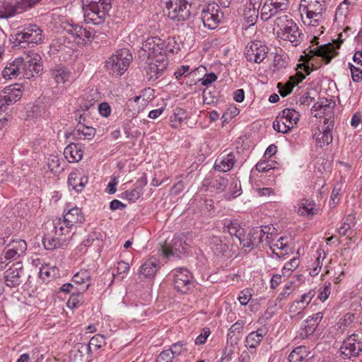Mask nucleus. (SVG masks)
Instances as JSON below:
<instances>
[{
    "mask_svg": "<svg viewBox=\"0 0 362 362\" xmlns=\"http://www.w3.org/2000/svg\"><path fill=\"white\" fill-rule=\"evenodd\" d=\"M193 0H161L163 13L171 20L177 21H187L189 17V8Z\"/></svg>",
    "mask_w": 362,
    "mask_h": 362,
    "instance_id": "20e7f679",
    "label": "nucleus"
},
{
    "mask_svg": "<svg viewBox=\"0 0 362 362\" xmlns=\"http://www.w3.org/2000/svg\"><path fill=\"white\" fill-rule=\"evenodd\" d=\"M173 353L170 350L162 351L156 359V362H173Z\"/></svg>",
    "mask_w": 362,
    "mask_h": 362,
    "instance_id": "a18cd8bd",
    "label": "nucleus"
},
{
    "mask_svg": "<svg viewBox=\"0 0 362 362\" xmlns=\"http://www.w3.org/2000/svg\"><path fill=\"white\" fill-rule=\"evenodd\" d=\"M362 351V339L358 335L349 337L341 347V352L346 357L356 356Z\"/></svg>",
    "mask_w": 362,
    "mask_h": 362,
    "instance_id": "f8f14e48",
    "label": "nucleus"
},
{
    "mask_svg": "<svg viewBox=\"0 0 362 362\" xmlns=\"http://www.w3.org/2000/svg\"><path fill=\"white\" fill-rule=\"evenodd\" d=\"M131 61L130 52L127 49H122L107 59L105 67L110 74L118 77L127 71Z\"/></svg>",
    "mask_w": 362,
    "mask_h": 362,
    "instance_id": "39448f33",
    "label": "nucleus"
},
{
    "mask_svg": "<svg viewBox=\"0 0 362 362\" xmlns=\"http://www.w3.org/2000/svg\"><path fill=\"white\" fill-rule=\"evenodd\" d=\"M43 244L47 250H53L59 246V242L57 240L50 238H45Z\"/></svg>",
    "mask_w": 362,
    "mask_h": 362,
    "instance_id": "8fccbe9b",
    "label": "nucleus"
},
{
    "mask_svg": "<svg viewBox=\"0 0 362 362\" xmlns=\"http://www.w3.org/2000/svg\"><path fill=\"white\" fill-rule=\"evenodd\" d=\"M234 158L232 153L221 154L215 163V168L222 172L230 170L234 165Z\"/></svg>",
    "mask_w": 362,
    "mask_h": 362,
    "instance_id": "b1692460",
    "label": "nucleus"
},
{
    "mask_svg": "<svg viewBox=\"0 0 362 362\" xmlns=\"http://www.w3.org/2000/svg\"><path fill=\"white\" fill-rule=\"evenodd\" d=\"M89 279L90 275L87 271H81L74 275L73 281L77 284H82L87 282Z\"/></svg>",
    "mask_w": 362,
    "mask_h": 362,
    "instance_id": "ea45409f",
    "label": "nucleus"
},
{
    "mask_svg": "<svg viewBox=\"0 0 362 362\" xmlns=\"http://www.w3.org/2000/svg\"><path fill=\"white\" fill-rule=\"evenodd\" d=\"M23 59L21 57L8 62L2 72L3 77L6 79H12L16 78L21 74H23Z\"/></svg>",
    "mask_w": 362,
    "mask_h": 362,
    "instance_id": "f3484780",
    "label": "nucleus"
},
{
    "mask_svg": "<svg viewBox=\"0 0 362 362\" xmlns=\"http://www.w3.org/2000/svg\"><path fill=\"white\" fill-rule=\"evenodd\" d=\"M245 19L250 22H256L258 18V11L255 8H250L244 13Z\"/></svg>",
    "mask_w": 362,
    "mask_h": 362,
    "instance_id": "49530a36",
    "label": "nucleus"
},
{
    "mask_svg": "<svg viewBox=\"0 0 362 362\" xmlns=\"http://www.w3.org/2000/svg\"><path fill=\"white\" fill-rule=\"evenodd\" d=\"M83 146L79 144L71 143L64 151L65 158L69 163H78L83 158Z\"/></svg>",
    "mask_w": 362,
    "mask_h": 362,
    "instance_id": "6ab92c4d",
    "label": "nucleus"
},
{
    "mask_svg": "<svg viewBox=\"0 0 362 362\" xmlns=\"http://www.w3.org/2000/svg\"><path fill=\"white\" fill-rule=\"evenodd\" d=\"M164 43L158 37H151L143 44L141 54L146 55V74L149 80L158 78L167 67L168 62L163 52Z\"/></svg>",
    "mask_w": 362,
    "mask_h": 362,
    "instance_id": "f03ea898",
    "label": "nucleus"
},
{
    "mask_svg": "<svg viewBox=\"0 0 362 362\" xmlns=\"http://www.w3.org/2000/svg\"><path fill=\"white\" fill-rule=\"evenodd\" d=\"M57 274L58 269L55 266L45 264L40 267V276L44 281H49V279H54Z\"/></svg>",
    "mask_w": 362,
    "mask_h": 362,
    "instance_id": "c85d7f7f",
    "label": "nucleus"
},
{
    "mask_svg": "<svg viewBox=\"0 0 362 362\" xmlns=\"http://www.w3.org/2000/svg\"><path fill=\"white\" fill-rule=\"evenodd\" d=\"M125 205L124 204H122L121 202H119V200H113L111 203H110V209L112 211H115V210H117V209H122L123 208H124Z\"/></svg>",
    "mask_w": 362,
    "mask_h": 362,
    "instance_id": "338daca9",
    "label": "nucleus"
},
{
    "mask_svg": "<svg viewBox=\"0 0 362 362\" xmlns=\"http://www.w3.org/2000/svg\"><path fill=\"white\" fill-rule=\"evenodd\" d=\"M71 28L69 30L80 38H83V40L87 39L88 40L93 36V31L86 28H83L81 24H69Z\"/></svg>",
    "mask_w": 362,
    "mask_h": 362,
    "instance_id": "cd10ccee",
    "label": "nucleus"
},
{
    "mask_svg": "<svg viewBox=\"0 0 362 362\" xmlns=\"http://www.w3.org/2000/svg\"><path fill=\"white\" fill-rule=\"evenodd\" d=\"M223 15L218 11V6L216 4H211L208 6L207 10L202 13V21L204 22H220L223 20Z\"/></svg>",
    "mask_w": 362,
    "mask_h": 362,
    "instance_id": "5701e85b",
    "label": "nucleus"
},
{
    "mask_svg": "<svg viewBox=\"0 0 362 362\" xmlns=\"http://www.w3.org/2000/svg\"><path fill=\"white\" fill-rule=\"evenodd\" d=\"M330 284L325 285L320 290L318 294V298L321 301H325L330 295Z\"/></svg>",
    "mask_w": 362,
    "mask_h": 362,
    "instance_id": "09e8293b",
    "label": "nucleus"
},
{
    "mask_svg": "<svg viewBox=\"0 0 362 362\" xmlns=\"http://www.w3.org/2000/svg\"><path fill=\"white\" fill-rule=\"evenodd\" d=\"M98 110L100 114L105 117H107L111 112L110 107L106 103H101L98 107Z\"/></svg>",
    "mask_w": 362,
    "mask_h": 362,
    "instance_id": "bf43d9fd",
    "label": "nucleus"
},
{
    "mask_svg": "<svg viewBox=\"0 0 362 362\" xmlns=\"http://www.w3.org/2000/svg\"><path fill=\"white\" fill-rule=\"evenodd\" d=\"M264 229H267V227L264 228H255L250 230L247 234L243 235V231L241 230H235V227L229 228L228 231L231 235L238 237L243 248L246 250H250L262 243L265 238H267V231Z\"/></svg>",
    "mask_w": 362,
    "mask_h": 362,
    "instance_id": "423d86ee",
    "label": "nucleus"
},
{
    "mask_svg": "<svg viewBox=\"0 0 362 362\" xmlns=\"http://www.w3.org/2000/svg\"><path fill=\"white\" fill-rule=\"evenodd\" d=\"M266 47L259 42H253L245 48V54L247 60L255 63H260L265 58Z\"/></svg>",
    "mask_w": 362,
    "mask_h": 362,
    "instance_id": "4468645a",
    "label": "nucleus"
},
{
    "mask_svg": "<svg viewBox=\"0 0 362 362\" xmlns=\"http://www.w3.org/2000/svg\"><path fill=\"white\" fill-rule=\"evenodd\" d=\"M291 293V286H287L284 288V291L279 294L278 300H282L288 297Z\"/></svg>",
    "mask_w": 362,
    "mask_h": 362,
    "instance_id": "69168bd1",
    "label": "nucleus"
},
{
    "mask_svg": "<svg viewBox=\"0 0 362 362\" xmlns=\"http://www.w3.org/2000/svg\"><path fill=\"white\" fill-rule=\"evenodd\" d=\"M206 69L204 67L199 66L196 70L190 72L187 76L192 79V82L195 83L197 79L200 80V77L205 74Z\"/></svg>",
    "mask_w": 362,
    "mask_h": 362,
    "instance_id": "c03bdc74",
    "label": "nucleus"
},
{
    "mask_svg": "<svg viewBox=\"0 0 362 362\" xmlns=\"http://www.w3.org/2000/svg\"><path fill=\"white\" fill-rule=\"evenodd\" d=\"M78 132L86 139H91L95 134V129L90 127H81Z\"/></svg>",
    "mask_w": 362,
    "mask_h": 362,
    "instance_id": "79ce46f5",
    "label": "nucleus"
},
{
    "mask_svg": "<svg viewBox=\"0 0 362 362\" xmlns=\"http://www.w3.org/2000/svg\"><path fill=\"white\" fill-rule=\"evenodd\" d=\"M335 103L332 100L327 98H321L314 105L315 116L318 117H325V122L329 123L331 127L333 126V110Z\"/></svg>",
    "mask_w": 362,
    "mask_h": 362,
    "instance_id": "9b49d317",
    "label": "nucleus"
},
{
    "mask_svg": "<svg viewBox=\"0 0 362 362\" xmlns=\"http://www.w3.org/2000/svg\"><path fill=\"white\" fill-rule=\"evenodd\" d=\"M42 31L36 25H31L27 31L18 34L16 40L19 43L23 40L32 43H37L42 40Z\"/></svg>",
    "mask_w": 362,
    "mask_h": 362,
    "instance_id": "a211bd4d",
    "label": "nucleus"
},
{
    "mask_svg": "<svg viewBox=\"0 0 362 362\" xmlns=\"http://www.w3.org/2000/svg\"><path fill=\"white\" fill-rule=\"evenodd\" d=\"M161 254L167 258H169L174 255V251L173 247L170 245L164 243L160 246Z\"/></svg>",
    "mask_w": 362,
    "mask_h": 362,
    "instance_id": "3c124183",
    "label": "nucleus"
},
{
    "mask_svg": "<svg viewBox=\"0 0 362 362\" xmlns=\"http://www.w3.org/2000/svg\"><path fill=\"white\" fill-rule=\"evenodd\" d=\"M158 269V261L157 258L154 256H151L141 266L139 271V277L145 280L153 279Z\"/></svg>",
    "mask_w": 362,
    "mask_h": 362,
    "instance_id": "2eb2a0df",
    "label": "nucleus"
},
{
    "mask_svg": "<svg viewBox=\"0 0 362 362\" xmlns=\"http://www.w3.org/2000/svg\"><path fill=\"white\" fill-rule=\"evenodd\" d=\"M299 10L303 21L322 20V1L321 0H302Z\"/></svg>",
    "mask_w": 362,
    "mask_h": 362,
    "instance_id": "6e6552de",
    "label": "nucleus"
},
{
    "mask_svg": "<svg viewBox=\"0 0 362 362\" xmlns=\"http://www.w3.org/2000/svg\"><path fill=\"white\" fill-rule=\"evenodd\" d=\"M210 335V331L209 329H204L201 334L197 337L195 340L196 344H203L206 342L207 338Z\"/></svg>",
    "mask_w": 362,
    "mask_h": 362,
    "instance_id": "603ef678",
    "label": "nucleus"
},
{
    "mask_svg": "<svg viewBox=\"0 0 362 362\" xmlns=\"http://www.w3.org/2000/svg\"><path fill=\"white\" fill-rule=\"evenodd\" d=\"M322 318L323 314L320 312L312 316L308 321L309 324V330L308 332L312 333L315 329L316 327L317 326V325L322 320Z\"/></svg>",
    "mask_w": 362,
    "mask_h": 362,
    "instance_id": "58836bf2",
    "label": "nucleus"
},
{
    "mask_svg": "<svg viewBox=\"0 0 362 362\" xmlns=\"http://www.w3.org/2000/svg\"><path fill=\"white\" fill-rule=\"evenodd\" d=\"M314 294L312 292H308L303 294L298 300L295 301L291 305L289 312L291 313H299L310 303Z\"/></svg>",
    "mask_w": 362,
    "mask_h": 362,
    "instance_id": "393cba45",
    "label": "nucleus"
},
{
    "mask_svg": "<svg viewBox=\"0 0 362 362\" xmlns=\"http://www.w3.org/2000/svg\"><path fill=\"white\" fill-rule=\"evenodd\" d=\"M275 163L274 162L271 163H265L264 161L259 162L257 165V170L259 172H269L274 169Z\"/></svg>",
    "mask_w": 362,
    "mask_h": 362,
    "instance_id": "de8ad7c7",
    "label": "nucleus"
},
{
    "mask_svg": "<svg viewBox=\"0 0 362 362\" xmlns=\"http://www.w3.org/2000/svg\"><path fill=\"white\" fill-rule=\"evenodd\" d=\"M64 223L68 226L83 223L85 221V216L81 209L73 207L69 209L64 215Z\"/></svg>",
    "mask_w": 362,
    "mask_h": 362,
    "instance_id": "412c9836",
    "label": "nucleus"
},
{
    "mask_svg": "<svg viewBox=\"0 0 362 362\" xmlns=\"http://www.w3.org/2000/svg\"><path fill=\"white\" fill-rule=\"evenodd\" d=\"M259 195L264 199L273 198L274 193L271 188L265 187L259 189Z\"/></svg>",
    "mask_w": 362,
    "mask_h": 362,
    "instance_id": "13d9d810",
    "label": "nucleus"
},
{
    "mask_svg": "<svg viewBox=\"0 0 362 362\" xmlns=\"http://www.w3.org/2000/svg\"><path fill=\"white\" fill-rule=\"evenodd\" d=\"M27 250V244L23 240H13L4 249L5 259L9 260L23 254Z\"/></svg>",
    "mask_w": 362,
    "mask_h": 362,
    "instance_id": "dca6fc26",
    "label": "nucleus"
},
{
    "mask_svg": "<svg viewBox=\"0 0 362 362\" xmlns=\"http://www.w3.org/2000/svg\"><path fill=\"white\" fill-rule=\"evenodd\" d=\"M186 117L185 112L182 109H177L174 114V118L171 119L173 128L177 129Z\"/></svg>",
    "mask_w": 362,
    "mask_h": 362,
    "instance_id": "e433bc0d",
    "label": "nucleus"
},
{
    "mask_svg": "<svg viewBox=\"0 0 362 362\" xmlns=\"http://www.w3.org/2000/svg\"><path fill=\"white\" fill-rule=\"evenodd\" d=\"M263 337L262 332L259 331L250 333L246 339L247 346L250 348H255L260 344Z\"/></svg>",
    "mask_w": 362,
    "mask_h": 362,
    "instance_id": "f704fd0d",
    "label": "nucleus"
},
{
    "mask_svg": "<svg viewBox=\"0 0 362 362\" xmlns=\"http://www.w3.org/2000/svg\"><path fill=\"white\" fill-rule=\"evenodd\" d=\"M245 99L244 91L242 89L237 90L234 93V100L238 103H242Z\"/></svg>",
    "mask_w": 362,
    "mask_h": 362,
    "instance_id": "774afa93",
    "label": "nucleus"
},
{
    "mask_svg": "<svg viewBox=\"0 0 362 362\" xmlns=\"http://www.w3.org/2000/svg\"><path fill=\"white\" fill-rule=\"evenodd\" d=\"M19 271L16 268H10L5 272V284L8 286H13L18 284Z\"/></svg>",
    "mask_w": 362,
    "mask_h": 362,
    "instance_id": "2f4dec72",
    "label": "nucleus"
},
{
    "mask_svg": "<svg viewBox=\"0 0 362 362\" xmlns=\"http://www.w3.org/2000/svg\"><path fill=\"white\" fill-rule=\"evenodd\" d=\"M85 21H106L105 11L110 8L112 0H81Z\"/></svg>",
    "mask_w": 362,
    "mask_h": 362,
    "instance_id": "7ed1b4c3",
    "label": "nucleus"
},
{
    "mask_svg": "<svg viewBox=\"0 0 362 362\" xmlns=\"http://www.w3.org/2000/svg\"><path fill=\"white\" fill-rule=\"evenodd\" d=\"M88 175L82 170L72 171L68 177V185L76 192H81L88 182Z\"/></svg>",
    "mask_w": 362,
    "mask_h": 362,
    "instance_id": "ddd939ff",
    "label": "nucleus"
},
{
    "mask_svg": "<svg viewBox=\"0 0 362 362\" xmlns=\"http://www.w3.org/2000/svg\"><path fill=\"white\" fill-rule=\"evenodd\" d=\"M82 299L81 294L72 295L67 301V306L70 308H76L81 304Z\"/></svg>",
    "mask_w": 362,
    "mask_h": 362,
    "instance_id": "37998d69",
    "label": "nucleus"
},
{
    "mask_svg": "<svg viewBox=\"0 0 362 362\" xmlns=\"http://www.w3.org/2000/svg\"><path fill=\"white\" fill-rule=\"evenodd\" d=\"M234 353V346L233 344H227L223 352V356L221 358V362H223L226 358H230Z\"/></svg>",
    "mask_w": 362,
    "mask_h": 362,
    "instance_id": "6e6d98bb",
    "label": "nucleus"
},
{
    "mask_svg": "<svg viewBox=\"0 0 362 362\" xmlns=\"http://www.w3.org/2000/svg\"><path fill=\"white\" fill-rule=\"evenodd\" d=\"M352 78L354 81L358 82L362 80V71L354 65H350Z\"/></svg>",
    "mask_w": 362,
    "mask_h": 362,
    "instance_id": "5fc2aeb1",
    "label": "nucleus"
},
{
    "mask_svg": "<svg viewBox=\"0 0 362 362\" xmlns=\"http://www.w3.org/2000/svg\"><path fill=\"white\" fill-rule=\"evenodd\" d=\"M252 294L249 291L242 292L238 298V300L241 305H245L251 299Z\"/></svg>",
    "mask_w": 362,
    "mask_h": 362,
    "instance_id": "4d7b16f0",
    "label": "nucleus"
},
{
    "mask_svg": "<svg viewBox=\"0 0 362 362\" xmlns=\"http://www.w3.org/2000/svg\"><path fill=\"white\" fill-rule=\"evenodd\" d=\"M330 124L326 127L322 132H319L318 133H316L315 140L317 142V144L322 147L324 146L329 144L332 141V135L331 134V128Z\"/></svg>",
    "mask_w": 362,
    "mask_h": 362,
    "instance_id": "bb28decb",
    "label": "nucleus"
},
{
    "mask_svg": "<svg viewBox=\"0 0 362 362\" xmlns=\"http://www.w3.org/2000/svg\"><path fill=\"white\" fill-rule=\"evenodd\" d=\"M239 113L240 110L238 107L235 105H230L228 108L226 112L223 115V117L226 118V119H227L228 117L233 118L237 116Z\"/></svg>",
    "mask_w": 362,
    "mask_h": 362,
    "instance_id": "864d4df0",
    "label": "nucleus"
},
{
    "mask_svg": "<svg viewBox=\"0 0 362 362\" xmlns=\"http://www.w3.org/2000/svg\"><path fill=\"white\" fill-rule=\"evenodd\" d=\"M341 41L339 40H334L332 43L326 44L313 49H310L308 53L302 56L300 60L303 62L300 64L297 67V73L296 75L290 77L289 80L285 83H278L279 93L281 96L285 97L288 95L293 87L302 81L306 75L310 74L309 66L305 63L310 64L313 66V57H320L322 59L328 64L330 61L337 56V50L341 45Z\"/></svg>",
    "mask_w": 362,
    "mask_h": 362,
    "instance_id": "f257e3e1",
    "label": "nucleus"
},
{
    "mask_svg": "<svg viewBox=\"0 0 362 362\" xmlns=\"http://www.w3.org/2000/svg\"><path fill=\"white\" fill-rule=\"evenodd\" d=\"M288 4V0H270L269 3H267L262 8V11L265 13L267 11H270V6H274V8L284 9Z\"/></svg>",
    "mask_w": 362,
    "mask_h": 362,
    "instance_id": "4c0bfd02",
    "label": "nucleus"
},
{
    "mask_svg": "<svg viewBox=\"0 0 362 362\" xmlns=\"http://www.w3.org/2000/svg\"><path fill=\"white\" fill-rule=\"evenodd\" d=\"M204 75V77L200 79L203 86H207L215 81L217 78L216 76L212 73Z\"/></svg>",
    "mask_w": 362,
    "mask_h": 362,
    "instance_id": "052dcab7",
    "label": "nucleus"
},
{
    "mask_svg": "<svg viewBox=\"0 0 362 362\" xmlns=\"http://www.w3.org/2000/svg\"><path fill=\"white\" fill-rule=\"evenodd\" d=\"M90 345L97 349H100L105 345V339L103 335L97 334L90 340Z\"/></svg>",
    "mask_w": 362,
    "mask_h": 362,
    "instance_id": "a19ab883",
    "label": "nucleus"
},
{
    "mask_svg": "<svg viewBox=\"0 0 362 362\" xmlns=\"http://www.w3.org/2000/svg\"><path fill=\"white\" fill-rule=\"evenodd\" d=\"M23 77L25 78L29 79L41 74L43 70L41 57L37 53L28 54L27 60H23Z\"/></svg>",
    "mask_w": 362,
    "mask_h": 362,
    "instance_id": "1a4fd4ad",
    "label": "nucleus"
},
{
    "mask_svg": "<svg viewBox=\"0 0 362 362\" xmlns=\"http://www.w3.org/2000/svg\"><path fill=\"white\" fill-rule=\"evenodd\" d=\"M14 6L11 2H4V14H1L2 17H8L12 15V13L14 12Z\"/></svg>",
    "mask_w": 362,
    "mask_h": 362,
    "instance_id": "680f3d73",
    "label": "nucleus"
},
{
    "mask_svg": "<svg viewBox=\"0 0 362 362\" xmlns=\"http://www.w3.org/2000/svg\"><path fill=\"white\" fill-rule=\"evenodd\" d=\"M349 0H344L338 7L336 12L335 20L338 21H345L346 18V13L348 11V6L349 5Z\"/></svg>",
    "mask_w": 362,
    "mask_h": 362,
    "instance_id": "c9c22d12",
    "label": "nucleus"
},
{
    "mask_svg": "<svg viewBox=\"0 0 362 362\" xmlns=\"http://www.w3.org/2000/svg\"><path fill=\"white\" fill-rule=\"evenodd\" d=\"M285 39L293 42L300 35L297 24L286 25L284 28Z\"/></svg>",
    "mask_w": 362,
    "mask_h": 362,
    "instance_id": "473e14b6",
    "label": "nucleus"
},
{
    "mask_svg": "<svg viewBox=\"0 0 362 362\" xmlns=\"http://www.w3.org/2000/svg\"><path fill=\"white\" fill-rule=\"evenodd\" d=\"M53 76L58 83H64L69 81L70 72L64 67H57L53 71Z\"/></svg>",
    "mask_w": 362,
    "mask_h": 362,
    "instance_id": "7c9ffc66",
    "label": "nucleus"
},
{
    "mask_svg": "<svg viewBox=\"0 0 362 362\" xmlns=\"http://www.w3.org/2000/svg\"><path fill=\"white\" fill-rule=\"evenodd\" d=\"M309 354L305 347L296 348L290 354V362H299L308 356Z\"/></svg>",
    "mask_w": 362,
    "mask_h": 362,
    "instance_id": "72a5a7b5",
    "label": "nucleus"
},
{
    "mask_svg": "<svg viewBox=\"0 0 362 362\" xmlns=\"http://www.w3.org/2000/svg\"><path fill=\"white\" fill-rule=\"evenodd\" d=\"M299 117L300 115L295 110L285 109L276 117L273 124L274 129L278 132L288 133L296 126Z\"/></svg>",
    "mask_w": 362,
    "mask_h": 362,
    "instance_id": "0eeeda50",
    "label": "nucleus"
},
{
    "mask_svg": "<svg viewBox=\"0 0 362 362\" xmlns=\"http://www.w3.org/2000/svg\"><path fill=\"white\" fill-rule=\"evenodd\" d=\"M153 90L151 89L145 90L139 96L134 98V103L138 107V110L144 109L151 99Z\"/></svg>",
    "mask_w": 362,
    "mask_h": 362,
    "instance_id": "c756f323",
    "label": "nucleus"
},
{
    "mask_svg": "<svg viewBox=\"0 0 362 362\" xmlns=\"http://www.w3.org/2000/svg\"><path fill=\"white\" fill-rule=\"evenodd\" d=\"M287 238H279L271 247L273 252L279 257H283L288 254V250H290Z\"/></svg>",
    "mask_w": 362,
    "mask_h": 362,
    "instance_id": "a878e982",
    "label": "nucleus"
},
{
    "mask_svg": "<svg viewBox=\"0 0 362 362\" xmlns=\"http://www.w3.org/2000/svg\"><path fill=\"white\" fill-rule=\"evenodd\" d=\"M21 96V87L18 84L11 85L4 89L1 100L4 101L6 105H9L11 103L18 101Z\"/></svg>",
    "mask_w": 362,
    "mask_h": 362,
    "instance_id": "aec40b11",
    "label": "nucleus"
},
{
    "mask_svg": "<svg viewBox=\"0 0 362 362\" xmlns=\"http://www.w3.org/2000/svg\"><path fill=\"white\" fill-rule=\"evenodd\" d=\"M173 288L177 292L185 294L191 289L192 275L183 268L177 269L173 274Z\"/></svg>",
    "mask_w": 362,
    "mask_h": 362,
    "instance_id": "9d476101",
    "label": "nucleus"
},
{
    "mask_svg": "<svg viewBox=\"0 0 362 362\" xmlns=\"http://www.w3.org/2000/svg\"><path fill=\"white\" fill-rule=\"evenodd\" d=\"M48 167L52 172H58L60 168L59 159L57 158H52V160L48 163Z\"/></svg>",
    "mask_w": 362,
    "mask_h": 362,
    "instance_id": "e2e57ef3",
    "label": "nucleus"
},
{
    "mask_svg": "<svg viewBox=\"0 0 362 362\" xmlns=\"http://www.w3.org/2000/svg\"><path fill=\"white\" fill-rule=\"evenodd\" d=\"M296 212L298 215L309 217L318 214L319 210L313 201L303 199L298 203Z\"/></svg>",
    "mask_w": 362,
    "mask_h": 362,
    "instance_id": "4be33fe9",
    "label": "nucleus"
},
{
    "mask_svg": "<svg viewBox=\"0 0 362 362\" xmlns=\"http://www.w3.org/2000/svg\"><path fill=\"white\" fill-rule=\"evenodd\" d=\"M277 152V146L272 144L270 145L266 150L264 157L266 158H269L272 156L275 155Z\"/></svg>",
    "mask_w": 362,
    "mask_h": 362,
    "instance_id": "0e129e2a",
    "label": "nucleus"
}]
</instances>
